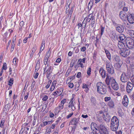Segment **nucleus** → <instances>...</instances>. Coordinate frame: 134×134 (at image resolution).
<instances>
[{
	"label": "nucleus",
	"mask_w": 134,
	"mask_h": 134,
	"mask_svg": "<svg viewBox=\"0 0 134 134\" xmlns=\"http://www.w3.org/2000/svg\"><path fill=\"white\" fill-rule=\"evenodd\" d=\"M133 85L130 82L127 83L126 90L127 92L129 94H131L133 90Z\"/></svg>",
	"instance_id": "6e6552de"
},
{
	"label": "nucleus",
	"mask_w": 134,
	"mask_h": 134,
	"mask_svg": "<svg viewBox=\"0 0 134 134\" xmlns=\"http://www.w3.org/2000/svg\"><path fill=\"white\" fill-rule=\"evenodd\" d=\"M94 16H93V13H91L87 17H86L85 19V20H86V21L88 22H90V20L92 18H93V17H94Z\"/></svg>",
	"instance_id": "6ab92c4d"
},
{
	"label": "nucleus",
	"mask_w": 134,
	"mask_h": 134,
	"mask_svg": "<svg viewBox=\"0 0 134 134\" xmlns=\"http://www.w3.org/2000/svg\"><path fill=\"white\" fill-rule=\"evenodd\" d=\"M110 36H111L112 38H114L116 37V35L115 33L114 32L112 31L110 34L109 35Z\"/></svg>",
	"instance_id": "72a5a7b5"
},
{
	"label": "nucleus",
	"mask_w": 134,
	"mask_h": 134,
	"mask_svg": "<svg viewBox=\"0 0 134 134\" xmlns=\"http://www.w3.org/2000/svg\"><path fill=\"white\" fill-rule=\"evenodd\" d=\"M93 1L94 0H91L88 3V8L89 10H91L93 5Z\"/></svg>",
	"instance_id": "a878e982"
},
{
	"label": "nucleus",
	"mask_w": 134,
	"mask_h": 134,
	"mask_svg": "<svg viewBox=\"0 0 134 134\" xmlns=\"http://www.w3.org/2000/svg\"><path fill=\"white\" fill-rule=\"evenodd\" d=\"M91 101L92 104L95 105L97 103L96 100L94 97H92L91 98Z\"/></svg>",
	"instance_id": "c85d7f7f"
},
{
	"label": "nucleus",
	"mask_w": 134,
	"mask_h": 134,
	"mask_svg": "<svg viewBox=\"0 0 134 134\" xmlns=\"http://www.w3.org/2000/svg\"><path fill=\"white\" fill-rule=\"evenodd\" d=\"M97 129H95L94 130H93L92 131V133L93 134H98V133L97 132Z\"/></svg>",
	"instance_id": "69168bd1"
},
{
	"label": "nucleus",
	"mask_w": 134,
	"mask_h": 134,
	"mask_svg": "<svg viewBox=\"0 0 134 134\" xmlns=\"http://www.w3.org/2000/svg\"><path fill=\"white\" fill-rule=\"evenodd\" d=\"M59 93L58 92V91H55V92H53V95H54V96H55L56 95H59Z\"/></svg>",
	"instance_id": "bf43d9fd"
},
{
	"label": "nucleus",
	"mask_w": 134,
	"mask_h": 134,
	"mask_svg": "<svg viewBox=\"0 0 134 134\" xmlns=\"http://www.w3.org/2000/svg\"><path fill=\"white\" fill-rule=\"evenodd\" d=\"M79 119L74 118L72 119L70 121V124L72 125H77L78 123L79 122Z\"/></svg>",
	"instance_id": "4468645a"
},
{
	"label": "nucleus",
	"mask_w": 134,
	"mask_h": 134,
	"mask_svg": "<svg viewBox=\"0 0 134 134\" xmlns=\"http://www.w3.org/2000/svg\"><path fill=\"white\" fill-rule=\"evenodd\" d=\"M129 78L125 75V72H123L120 77V80L123 83H125L127 82Z\"/></svg>",
	"instance_id": "9d476101"
},
{
	"label": "nucleus",
	"mask_w": 134,
	"mask_h": 134,
	"mask_svg": "<svg viewBox=\"0 0 134 134\" xmlns=\"http://www.w3.org/2000/svg\"><path fill=\"white\" fill-rule=\"evenodd\" d=\"M125 36L124 35L121 34L120 35L119 38L120 40L122 42H124L125 41Z\"/></svg>",
	"instance_id": "cd10ccee"
},
{
	"label": "nucleus",
	"mask_w": 134,
	"mask_h": 134,
	"mask_svg": "<svg viewBox=\"0 0 134 134\" xmlns=\"http://www.w3.org/2000/svg\"><path fill=\"white\" fill-rule=\"evenodd\" d=\"M128 10V8L127 7H125L123 8V10L122 11H124L125 12H127Z\"/></svg>",
	"instance_id": "0e129e2a"
},
{
	"label": "nucleus",
	"mask_w": 134,
	"mask_h": 134,
	"mask_svg": "<svg viewBox=\"0 0 134 134\" xmlns=\"http://www.w3.org/2000/svg\"><path fill=\"white\" fill-rule=\"evenodd\" d=\"M105 52L107 57L109 60H110L111 58L110 54L108 50H105Z\"/></svg>",
	"instance_id": "2f4dec72"
},
{
	"label": "nucleus",
	"mask_w": 134,
	"mask_h": 134,
	"mask_svg": "<svg viewBox=\"0 0 134 134\" xmlns=\"http://www.w3.org/2000/svg\"><path fill=\"white\" fill-rule=\"evenodd\" d=\"M125 42L127 46L130 49L134 48V40L130 37L125 39Z\"/></svg>",
	"instance_id": "39448f33"
},
{
	"label": "nucleus",
	"mask_w": 134,
	"mask_h": 134,
	"mask_svg": "<svg viewBox=\"0 0 134 134\" xmlns=\"http://www.w3.org/2000/svg\"><path fill=\"white\" fill-rule=\"evenodd\" d=\"M91 68L89 67L87 71V73L88 75H90L91 74Z\"/></svg>",
	"instance_id": "8fccbe9b"
},
{
	"label": "nucleus",
	"mask_w": 134,
	"mask_h": 134,
	"mask_svg": "<svg viewBox=\"0 0 134 134\" xmlns=\"http://www.w3.org/2000/svg\"><path fill=\"white\" fill-rule=\"evenodd\" d=\"M82 88H85V91L86 92H87L88 90V85L86 84L83 83L82 85Z\"/></svg>",
	"instance_id": "473e14b6"
},
{
	"label": "nucleus",
	"mask_w": 134,
	"mask_h": 134,
	"mask_svg": "<svg viewBox=\"0 0 134 134\" xmlns=\"http://www.w3.org/2000/svg\"><path fill=\"white\" fill-rule=\"evenodd\" d=\"M96 124L92 122L91 124V128L92 130H93L96 129Z\"/></svg>",
	"instance_id": "f704fd0d"
},
{
	"label": "nucleus",
	"mask_w": 134,
	"mask_h": 134,
	"mask_svg": "<svg viewBox=\"0 0 134 134\" xmlns=\"http://www.w3.org/2000/svg\"><path fill=\"white\" fill-rule=\"evenodd\" d=\"M113 60L116 62H119L120 60L119 57L117 55H114L113 57Z\"/></svg>",
	"instance_id": "bb28decb"
},
{
	"label": "nucleus",
	"mask_w": 134,
	"mask_h": 134,
	"mask_svg": "<svg viewBox=\"0 0 134 134\" xmlns=\"http://www.w3.org/2000/svg\"><path fill=\"white\" fill-rule=\"evenodd\" d=\"M115 68L117 70H118L121 67V65L119 63H116L114 65Z\"/></svg>",
	"instance_id": "e433bc0d"
},
{
	"label": "nucleus",
	"mask_w": 134,
	"mask_h": 134,
	"mask_svg": "<svg viewBox=\"0 0 134 134\" xmlns=\"http://www.w3.org/2000/svg\"><path fill=\"white\" fill-rule=\"evenodd\" d=\"M7 69V64L6 63H4L3 64V66L2 67V69L4 70H6Z\"/></svg>",
	"instance_id": "5fc2aeb1"
},
{
	"label": "nucleus",
	"mask_w": 134,
	"mask_h": 134,
	"mask_svg": "<svg viewBox=\"0 0 134 134\" xmlns=\"http://www.w3.org/2000/svg\"><path fill=\"white\" fill-rule=\"evenodd\" d=\"M118 46L119 48L120 49H125L124 44L122 42L119 41L118 43Z\"/></svg>",
	"instance_id": "412c9836"
},
{
	"label": "nucleus",
	"mask_w": 134,
	"mask_h": 134,
	"mask_svg": "<svg viewBox=\"0 0 134 134\" xmlns=\"http://www.w3.org/2000/svg\"><path fill=\"white\" fill-rule=\"evenodd\" d=\"M24 22L23 21H21L20 23V26L19 27V30H21L22 27L24 25Z\"/></svg>",
	"instance_id": "58836bf2"
},
{
	"label": "nucleus",
	"mask_w": 134,
	"mask_h": 134,
	"mask_svg": "<svg viewBox=\"0 0 134 134\" xmlns=\"http://www.w3.org/2000/svg\"><path fill=\"white\" fill-rule=\"evenodd\" d=\"M105 28L104 27H103L101 26L100 29V34L101 36H102V35L103 34V33L104 32Z\"/></svg>",
	"instance_id": "49530a36"
},
{
	"label": "nucleus",
	"mask_w": 134,
	"mask_h": 134,
	"mask_svg": "<svg viewBox=\"0 0 134 134\" xmlns=\"http://www.w3.org/2000/svg\"><path fill=\"white\" fill-rule=\"evenodd\" d=\"M119 125V121L116 116H113L111 121L110 129L113 131H116L118 129Z\"/></svg>",
	"instance_id": "7ed1b4c3"
},
{
	"label": "nucleus",
	"mask_w": 134,
	"mask_h": 134,
	"mask_svg": "<svg viewBox=\"0 0 134 134\" xmlns=\"http://www.w3.org/2000/svg\"><path fill=\"white\" fill-rule=\"evenodd\" d=\"M44 44L45 41L44 40L43 41L40 49V52H41L44 49L45 47Z\"/></svg>",
	"instance_id": "c756f323"
},
{
	"label": "nucleus",
	"mask_w": 134,
	"mask_h": 134,
	"mask_svg": "<svg viewBox=\"0 0 134 134\" xmlns=\"http://www.w3.org/2000/svg\"><path fill=\"white\" fill-rule=\"evenodd\" d=\"M35 81L34 80H33L32 81V84L31 86V89L33 88H34V86L35 85Z\"/></svg>",
	"instance_id": "603ef678"
},
{
	"label": "nucleus",
	"mask_w": 134,
	"mask_h": 134,
	"mask_svg": "<svg viewBox=\"0 0 134 134\" xmlns=\"http://www.w3.org/2000/svg\"><path fill=\"white\" fill-rule=\"evenodd\" d=\"M106 66L107 69L113 67L110 62L109 61H106Z\"/></svg>",
	"instance_id": "7c9ffc66"
},
{
	"label": "nucleus",
	"mask_w": 134,
	"mask_h": 134,
	"mask_svg": "<svg viewBox=\"0 0 134 134\" xmlns=\"http://www.w3.org/2000/svg\"><path fill=\"white\" fill-rule=\"evenodd\" d=\"M95 23L94 17H93V18L91 20V25L92 27H93L94 26V24Z\"/></svg>",
	"instance_id": "79ce46f5"
},
{
	"label": "nucleus",
	"mask_w": 134,
	"mask_h": 134,
	"mask_svg": "<svg viewBox=\"0 0 134 134\" xmlns=\"http://www.w3.org/2000/svg\"><path fill=\"white\" fill-rule=\"evenodd\" d=\"M34 75L35 78L37 79L38 76V72H36L35 74H34Z\"/></svg>",
	"instance_id": "052dcab7"
},
{
	"label": "nucleus",
	"mask_w": 134,
	"mask_h": 134,
	"mask_svg": "<svg viewBox=\"0 0 134 134\" xmlns=\"http://www.w3.org/2000/svg\"><path fill=\"white\" fill-rule=\"evenodd\" d=\"M50 51L49 50L47 53L44 58L48 59L50 55Z\"/></svg>",
	"instance_id": "4c0bfd02"
},
{
	"label": "nucleus",
	"mask_w": 134,
	"mask_h": 134,
	"mask_svg": "<svg viewBox=\"0 0 134 134\" xmlns=\"http://www.w3.org/2000/svg\"><path fill=\"white\" fill-rule=\"evenodd\" d=\"M127 18L128 21L131 24L134 23V14L132 13H129L127 15Z\"/></svg>",
	"instance_id": "1a4fd4ad"
},
{
	"label": "nucleus",
	"mask_w": 134,
	"mask_h": 134,
	"mask_svg": "<svg viewBox=\"0 0 134 134\" xmlns=\"http://www.w3.org/2000/svg\"><path fill=\"white\" fill-rule=\"evenodd\" d=\"M105 82L108 85H109L110 82L111 86L114 90H117L118 89L119 87L118 84L115 80L113 78L111 77L108 75H107Z\"/></svg>",
	"instance_id": "f03ea898"
},
{
	"label": "nucleus",
	"mask_w": 134,
	"mask_h": 134,
	"mask_svg": "<svg viewBox=\"0 0 134 134\" xmlns=\"http://www.w3.org/2000/svg\"><path fill=\"white\" fill-rule=\"evenodd\" d=\"M51 131V128L50 127H48L47 129L46 134H50Z\"/></svg>",
	"instance_id": "c9c22d12"
},
{
	"label": "nucleus",
	"mask_w": 134,
	"mask_h": 134,
	"mask_svg": "<svg viewBox=\"0 0 134 134\" xmlns=\"http://www.w3.org/2000/svg\"><path fill=\"white\" fill-rule=\"evenodd\" d=\"M127 33L129 34L131 37L134 38V31L130 30H128L127 31Z\"/></svg>",
	"instance_id": "5701e85b"
},
{
	"label": "nucleus",
	"mask_w": 134,
	"mask_h": 134,
	"mask_svg": "<svg viewBox=\"0 0 134 134\" xmlns=\"http://www.w3.org/2000/svg\"><path fill=\"white\" fill-rule=\"evenodd\" d=\"M10 106V105L9 104H8L5 105L3 109V111L5 112V113H7V112L9 110Z\"/></svg>",
	"instance_id": "b1692460"
},
{
	"label": "nucleus",
	"mask_w": 134,
	"mask_h": 134,
	"mask_svg": "<svg viewBox=\"0 0 134 134\" xmlns=\"http://www.w3.org/2000/svg\"><path fill=\"white\" fill-rule=\"evenodd\" d=\"M73 113L71 112V113L69 114L68 115H67L66 116V118L67 119H68L70 118L73 115Z\"/></svg>",
	"instance_id": "864d4df0"
},
{
	"label": "nucleus",
	"mask_w": 134,
	"mask_h": 134,
	"mask_svg": "<svg viewBox=\"0 0 134 134\" xmlns=\"http://www.w3.org/2000/svg\"><path fill=\"white\" fill-rule=\"evenodd\" d=\"M98 129L100 134H109L108 129L103 125H100L98 127Z\"/></svg>",
	"instance_id": "423d86ee"
},
{
	"label": "nucleus",
	"mask_w": 134,
	"mask_h": 134,
	"mask_svg": "<svg viewBox=\"0 0 134 134\" xmlns=\"http://www.w3.org/2000/svg\"><path fill=\"white\" fill-rule=\"evenodd\" d=\"M116 28V31L120 33H122L124 31V28L121 25L118 26Z\"/></svg>",
	"instance_id": "2eb2a0df"
},
{
	"label": "nucleus",
	"mask_w": 134,
	"mask_h": 134,
	"mask_svg": "<svg viewBox=\"0 0 134 134\" xmlns=\"http://www.w3.org/2000/svg\"><path fill=\"white\" fill-rule=\"evenodd\" d=\"M52 82V81L51 80H49L47 85L46 86V88H48L49 87L50 85Z\"/></svg>",
	"instance_id": "09e8293b"
},
{
	"label": "nucleus",
	"mask_w": 134,
	"mask_h": 134,
	"mask_svg": "<svg viewBox=\"0 0 134 134\" xmlns=\"http://www.w3.org/2000/svg\"><path fill=\"white\" fill-rule=\"evenodd\" d=\"M14 41L13 40L12 43L11 48H14L15 47V45L14 44Z\"/></svg>",
	"instance_id": "e2e57ef3"
},
{
	"label": "nucleus",
	"mask_w": 134,
	"mask_h": 134,
	"mask_svg": "<svg viewBox=\"0 0 134 134\" xmlns=\"http://www.w3.org/2000/svg\"><path fill=\"white\" fill-rule=\"evenodd\" d=\"M120 55L123 57H125L129 55L130 53V51L125 48L120 49L119 51Z\"/></svg>",
	"instance_id": "0eeeda50"
},
{
	"label": "nucleus",
	"mask_w": 134,
	"mask_h": 134,
	"mask_svg": "<svg viewBox=\"0 0 134 134\" xmlns=\"http://www.w3.org/2000/svg\"><path fill=\"white\" fill-rule=\"evenodd\" d=\"M48 99V97L46 95H45L44 96L42 99L43 101H46Z\"/></svg>",
	"instance_id": "4d7b16f0"
},
{
	"label": "nucleus",
	"mask_w": 134,
	"mask_h": 134,
	"mask_svg": "<svg viewBox=\"0 0 134 134\" xmlns=\"http://www.w3.org/2000/svg\"><path fill=\"white\" fill-rule=\"evenodd\" d=\"M18 59H17L16 58L14 57L13 59V62L14 65H16L17 63L18 62Z\"/></svg>",
	"instance_id": "ea45409f"
},
{
	"label": "nucleus",
	"mask_w": 134,
	"mask_h": 134,
	"mask_svg": "<svg viewBox=\"0 0 134 134\" xmlns=\"http://www.w3.org/2000/svg\"><path fill=\"white\" fill-rule=\"evenodd\" d=\"M125 75L127 76V77L130 78L134 75L133 72L132 70H127L126 72H125Z\"/></svg>",
	"instance_id": "a211bd4d"
},
{
	"label": "nucleus",
	"mask_w": 134,
	"mask_h": 134,
	"mask_svg": "<svg viewBox=\"0 0 134 134\" xmlns=\"http://www.w3.org/2000/svg\"><path fill=\"white\" fill-rule=\"evenodd\" d=\"M99 72L102 78H104L106 75V73L105 70L101 68L100 69Z\"/></svg>",
	"instance_id": "dca6fc26"
},
{
	"label": "nucleus",
	"mask_w": 134,
	"mask_h": 134,
	"mask_svg": "<svg viewBox=\"0 0 134 134\" xmlns=\"http://www.w3.org/2000/svg\"><path fill=\"white\" fill-rule=\"evenodd\" d=\"M75 78V76H71V77H69V79L70 80V81H71L73 80Z\"/></svg>",
	"instance_id": "338daca9"
},
{
	"label": "nucleus",
	"mask_w": 134,
	"mask_h": 134,
	"mask_svg": "<svg viewBox=\"0 0 134 134\" xmlns=\"http://www.w3.org/2000/svg\"><path fill=\"white\" fill-rule=\"evenodd\" d=\"M74 86L73 84L72 83H69V87L70 88H72Z\"/></svg>",
	"instance_id": "680f3d73"
},
{
	"label": "nucleus",
	"mask_w": 134,
	"mask_h": 134,
	"mask_svg": "<svg viewBox=\"0 0 134 134\" xmlns=\"http://www.w3.org/2000/svg\"><path fill=\"white\" fill-rule=\"evenodd\" d=\"M55 88V86L54 85H52L50 88V90L51 91H52Z\"/></svg>",
	"instance_id": "774afa93"
},
{
	"label": "nucleus",
	"mask_w": 134,
	"mask_h": 134,
	"mask_svg": "<svg viewBox=\"0 0 134 134\" xmlns=\"http://www.w3.org/2000/svg\"><path fill=\"white\" fill-rule=\"evenodd\" d=\"M127 16L126 13L124 11H121L120 12V16L122 20L124 19Z\"/></svg>",
	"instance_id": "f3484780"
},
{
	"label": "nucleus",
	"mask_w": 134,
	"mask_h": 134,
	"mask_svg": "<svg viewBox=\"0 0 134 134\" xmlns=\"http://www.w3.org/2000/svg\"><path fill=\"white\" fill-rule=\"evenodd\" d=\"M5 120L3 119H2L1 121V123L0 124V127H2L4 126V124L5 122Z\"/></svg>",
	"instance_id": "37998d69"
},
{
	"label": "nucleus",
	"mask_w": 134,
	"mask_h": 134,
	"mask_svg": "<svg viewBox=\"0 0 134 134\" xmlns=\"http://www.w3.org/2000/svg\"><path fill=\"white\" fill-rule=\"evenodd\" d=\"M74 103H74L72 99H71L69 103L68 109L70 110L71 109L72 111H74L76 109L74 105Z\"/></svg>",
	"instance_id": "9b49d317"
},
{
	"label": "nucleus",
	"mask_w": 134,
	"mask_h": 134,
	"mask_svg": "<svg viewBox=\"0 0 134 134\" xmlns=\"http://www.w3.org/2000/svg\"><path fill=\"white\" fill-rule=\"evenodd\" d=\"M130 78V80L131 81V84H132L134 87V75L131 77Z\"/></svg>",
	"instance_id": "c03bdc74"
},
{
	"label": "nucleus",
	"mask_w": 134,
	"mask_h": 134,
	"mask_svg": "<svg viewBox=\"0 0 134 134\" xmlns=\"http://www.w3.org/2000/svg\"><path fill=\"white\" fill-rule=\"evenodd\" d=\"M122 103L125 107H127L129 103L128 98L126 95H125L122 100Z\"/></svg>",
	"instance_id": "f8f14e48"
},
{
	"label": "nucleus",
	"mask_w": 134,
	"mask_h": 134,
	"mask_svg": "<svg viewBox=\"0 0 134 134\" xmlns=\"http://www.w3.org/2000/svg\"><path fill=\"white\" fill-rule=\"evenodd\" d=\"M66 99H63L61 102L60 103L63 104L64 105V104L66 102Z\"/></svg>",
	"instance_id": "13d9d810"
},
{
	"label": "nucleus",
	"mask_w": 134,
	"mask_h": 134,
	"mask_svg": "<svg viewBox=\"0 0 134 134\" xmlns=\"http://www.w3.org/2000/svg\"><path fill=\"white\" fill-rule=\"evenodd\" d=\"M107 71L109 73L111 74H113L114 73V69L113 67L107 69Z\"/></svg>",
	"instance_id": "393cba45"
},
{
	"label": "nucleus",
	"mask_w": 134,
	"mask_h": 134,
	"mask_svg": "<svg viewBox=\"0 0 134 134\" xmlns=\"http://www.w3.org/2000/svg\"><path fill=\"white\" fill-rule=\"evenodd\" d=\"M108 106L110 108H113L114 106V103L113 100H111L109 101L107 104Z\"/></svg>",
	"instance_id": "4be33fe9"
},
{
	"label": "nucleus",
	"mask_w": 134,
	"mask_h": 134,
	"mask_svg": "<svg viewBox=\"0 0 134 134\" xmlns=\"http://www.w3.org/2000/svg\"><path fill=\"white\" fill-rule=\"evenodd\" d=\"M13 79L10 78V80L8 83V85L10 86H12L13 83Z\"/></svg>",
	"instance_id": "a19ab883"
},
{
	"label": "nucleus",
	"mask_w": 134,
	"mask_h": 134,
	"mask_svg": "<svg viewBox=\"0 0 134 134\" xmlns=\"http://www.w3.org/2000/svg\"><path fill=\"white\" fill-rule=\"evenodd\" d=\"M70 3L68 4L67 6H66V14L67 15L66 16L65 19H64L63 25L65 24H68L70 23L71 15L73 10V8L75 7V5H73L71 7L70 9Z\"/></svg>",
	"instance_id": "f257e3e1"
},
{
	"label": "nucleus",
	"mask_w": 134,
	"mask_h": 134,
	"mask_svg": "<svg viewBox=\"0 0 134 134\" xmlns=\"http://www.w3.org/2000/svg\"><path fill=\"white\" fill-rule=\"evenodd\" d=\"M44 70V72H45V71L46 70V72H47V76L48 79H49L48 77L50 76V74L52 71L51 66H50L48 67L47 66Z\"/></svg>",
	"instance_id": "ddd939ff"
},
{
	"label": "nucleus",
	"mask_w": 134,
	"mask_h": 134,
	"mask_svg": "<svg viewBox=\"0 0 134 134\" xmlns=\"http://www.w3.org/2000/svg\"><path fill=\"white\" fill-rule=\"evenodd\" d=\"M97 92L99 93L104 94L107 92L106 87L103 83L101 82L97 83L96 84Z\"/></svg>",
	"instance_id": "20e7f679"
},
{
	"label": "nucleus",
	"mask_w": 134,
	"mask_h": 134,
	"mask_svg": "<svg viewBox=\"0 0 134 134\" xmlns=\"http://www.w3.org/2000/svg\"><path fill=\"white\" fill-rule=\"evenodd\" d=\"M78 62H79V64L80 65V67L81 68H83V65L81 63V59H79Z\"/></svg>",
	"instance_id": "3c124183"
},
{
	"label": "nucleus",
	"mask_w": 134,
	"mask_h": 134,
	"mask_svg": "<svg viewBox=\"0 0 134 134\" xmlns=\"http://www.w3.org/2000/svg\"><path fill=\"white\" fill-rule=\"evenodd\" d=\"M64 105L62 104H60L58 106L56 107L55 109L57 112L59 113L61 110H62L64 108Z\"/></svg>",
	"instance_id": "aec40b11"
},
{
	"label": "nucleus",
	"mask_w": 134,
	"mask_h": 134,
	"mask_svg": "<svg viewBox=\"0 0 134 134\" xmlns=\"http://www.w3.org/2000/svg\"><path fill=\"white\" fill-rule=\"evenodd\" d=\"M21 131H22L23 134H27V131L26 130H23V128L21 129L20 132Z\"/></svg>",
	"instance_id": "6e6d98bb"
},
{
	"label": "nucleus",
	"mask_w": 134,
	"mask_h": 134,
	"mask_svg": "<svg viewBox=\"0 0 134 134\" xmlns=\"http://www.w3.org/2000/svg\"><path fill=\"white\" fill-rule=\"evenodd\" d=\"M111 98L110 97H106L104 98V100L105 102H108L109 101H110L111 100Z\"/></svg>",
	"instance_id": "a18cd8bd"
},
{
	"label": "nucleus",
	"mask_w": 134,
	"mask_h": 134,
	"mask_svg": "<svg viewBox=\"0 0 134 134\" xmlns=\"http://www.w3.org/2000/svg\"><path fill=\"white\" fill-rule=\"evenodd\" d=\"M36 50L34 48H33L32 49V52L30 54V57H32L34 54Z\"/></svg>",
	"instance_id": "de8ad7c7"
}]
</instances>
